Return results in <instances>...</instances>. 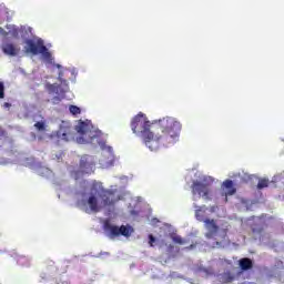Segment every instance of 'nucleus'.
<instances>
[{"mask_svg": "<svg viewBox=\"0 0 284 284\" xmlns=\"http://www.w3.org/2000/svg\"><path fill=\"white\" fill-rule=\"evenodd\" d=\"M154 123L148 120V116L143 113H139L131 121V130L136 136H141L143 143L149 150H159L161 145L163 148H169V145H174L181 136V130L183 125L174 118H163L155 121V125L160 128L161 133H154L151 130Z\"/></svg>", "mask_w": 284, "mask_h": 284, "instance_id": "nucleus-1", "label": "nucleus"}, {"mask_svg": "<svg viewBox=\"0 0 284 284\" xmlns=\"http://www.w3.org/2000/svg\"><path fill=\"white\" fill-rule=\"evenodd\" d=\"M24 43V51L27 54H33V57L41 54L44 61H52V53H50V50H48V47H45L43 39H27Z\"/></svg>", "mask_w": 284, "mask_h": 284, "instance_id": "nucleus-2", "label": "nucleus"}, {"mask_svg": "<svg viewBox=\"0 0 284 284\" xmlns=\"http://www.w3.org/2000/svg\"><path fill=\"white\" fill-rule=\"evenodd\" d=\"M214 180L212 178H203L202 181L195 180L193 181L191 185L192 195L199 194V196H202L204 201H212V183Z\"/></svg>", "mask_w": 284, "mask_h": 284, "instance_id": "nucleus-3", "label": "nucleus"}, {"mask_svg": "<svg viewBox=\"0 0 284 284\" xmlns=\"http://www.w3.org/2000/svg\"><path fill=\"white\" fill-rule=\"evenodd\" d=\"M104 232H106L110 239H116L119 236H125L128 239L132 236L133 230L131 229V226H125V225L116 226L106 221L104 222Z\"/></svg>", "mask_w": 284, "mask_h": 284, "instance_id": "nucleus-4", "label": "nucleus"}, {"mask_svg": "<svg viewBox=\"0 0 284 284\" xmlns=\"http://www.w3.org/2000/svg\"><path fill=\"white\" fill-rule=\"evenodd\" d=\"M90 125V121L79 120L78 125H75V131L80 134V136L77 138L78 143H92L94 135H92Z\"/></svg>", "mask_w": 284, "mask_h": 284, "instance_id": "nucleus-5", "label": "nucleus"}, {"mask_svg": "<svg viewBox=\"0 0 284 284\" xmlns=\"http://www.w3.org/2000/svg\"><path fill=\"white\" fill-rule=\"evenodd\" d=\"M99 187L100 189L97 191V194L101 200L102 207H112L119 203V195H116V192L112 190H105L101 185H99Z\"/></svg>", "mask_w": 284, "mask_h": 284, "instance_id": "nucleus-6", "label": "nucleus"}, {"mask_svg": "<svg viewBox=\"0 0 284 284\" xmlns=\"http://www.w3.org/2000/svg\"><path fill=\"white\" fill-rule=\"evenodd\" d=\"M80 170L83 174H92L94 172V162L90 155H83L80 159Z\"/></svg>", "mask_w": 284, "mask_h": 284, "instance_id": "nucleus-7", "label": "nucleus"}, {"mask_svg": "<svg viewBox=\"0 0 284 284\" xmlns=\"http://www.w3.org/2000/svg\"><path fill=\"white\" fill-rule=\"evenodd\" d=\"M58 139L62 141H72L74 139V133L72 132V126L68 124H62L57 132Z\"/></svg>", "mask_w": 284, "mask_h": 284, "instance_id": "nucleus-8", "label": "nucleus"}, {"mask_svg": "<svg viewBox=\"0 0 284 284\" xmlns=\"http://www.w3.org/2000/svg\"><path fill=\"white\" fill-rule=\"evenodd\" d=\"M204 227L207 230L205 233V236L207 239H214L216 234H219V225L216 224V221L211 220V219H205L204 220Z\"/></svg>", "mask_w": 284, "mask_h": 284, "instance_id": "nucleus-9", "label": "nucleus"}, {"mask_svg": "<svg viewBox=\"0 0 284 284\" xmlns=\"http://www.w3.org/2000/svg\"><path fill=\"white\" fill-rule=\"evenodd\" d=\"M222 190H224V196H234V194H236V187L234 186V181L232 180H225L222 183ZM225 197V201H227V199Z\"/></svg>", "mask_w": 284, "mask_h": 284, "instance_id": "nucleus-10", "label": "nucleus"}, {"mask_svg": "<svg viewBox=\"0 0 284 284\" xmlns=\"http://www.w3.org/2000/svg\"><path fill=\"white\" fill-rule=\"evenodd\" d=\"M87 203L90 207V211L93 212L94 214L101 212V207H103L102 205L99 204V197H97V195L94 194L89 195Z\"/></svg>", "mask_w": 284, "mask_h": 284, "instance_id": "nucleus-11", "label": "nucleus"}, {"mask_svg": "<svg viewBox=\"0 0 284 284\" xmlns=\"http://www.w3.org/2000/svg\"><path fill=\"white\" fill-rule=\"evenodd\" d=\"M2 52L9 57H17L19 49H17L12 43H4L2 45Z\"/></svg>", "mask_w": 284, "mask_h": 284, "instance_id": "nucleus-12", "label": "nucleus"}, {"mask_svg": "<svg viewBox=\"0 0 284 284\" xmlns=\"http://www.w3.org/2000/svg\"><path fill=\"white\" fill-rule=\"evenodd\" d=\"M239 266L242 272H247V270H252L254 267V262L252 258L244 257L239 261Z\"/></svg>", "mask_w": 284, "mask_h": 284, "instance_id": "nucleus-13", "label": "nucleus"}, {"mask_svg": "<svg viewBox=\"0 0 284 284\" xmlns=\"http://www.w3.org/2000/svg\"><path fill=\"white\" fill-rule=\"evenodd\" d=\"M68 72H70V70L61 69L58 73V81H60L61 85L64 88H68V80H65Z\"/></svg>", "mask_w": 284, "mask_h": 284, "instance_id": "nucleus-14", "label": "nucleus"}, {"mask_svg": "<svg viewBox=\"0 0 284 284\" xmlns=\"http://www.w3.org/2000/svg\"><path fill=\"white\" fill-rule=\"evenodd\" d=\"M7 30H9V34H11V37L13 39H19V34L21 32V29H19V27H17V26H7Z\"/></svg>", "mask_w": 284, "mask_h": 284, "instance_id": "nucleus-15", "label": "nucleus"}, {"mask_svg": "<svg viewBox=\"0 0 284 284\" xmlns=\"http://www.w3.org/2000/svg\"><path fill=\"white\" fill-rule=\"evenodd\" d=\"M33 128L37 130V132H45L48 124L45 123V120H41L36 122Z\"/></svg>", "mask_w": 284, "mask_h": 284, "instance_id": "nucleus-16", "label": "nucleus"}, {"mask_svg": "<svg viewBox=\"0 0 284 284\" xmlns=\"http://www.w3.org/2000/svg\"><path fill=\"white\" fill-rule=\"evenodd\" d=\"M59 88H61L59 84H47V90L50 94H59Z\"/></svg>", "mask_w": 284, "mask_h": 284, "instance_id": "nucleus-17", "label": "nucleus"}, {"mask_svg": "<svg viewBox=\"0 0 284 284\" xmlns=\"http://www.w3.org/2000/svg\"><path fill=\"white\" fill-rule=\"evenodd\" d=\"M16 261L18 265H28V263H30V260L23 255H17Z\"/></svg>", "mask_w": 284, "mask_h": 284, "instance_id": "nucleus-18", "label": "nucleus"}, {"mask_svg": "<svg viewBox=\"0 0 284 284\" xmlns=\"http://www.w3.org/2000/svg\"><path fill=\"white\" fill-rule=\"evenodd\" d=\"M270 185V180L262 179L257 183V190H263L264 187H267Z\"/></svg>", "mask_w": 284, "mask_h": 284, "instance_id": "nucleus-19", "label": "nucleus"}, {"mask_svg": "<svg viewBox=\"0 0 284 284\" xmlns=\"http://www.w3.org/2000/svg\"><path fill=\"white\" fill-rule=\"evenodd\" d=\"M173 243H176L178 245H185V240L181 237V235H174L172 236Z\"/></svg>", "mask_w": 284, "mask_h": 284, "instance_id": "nucleus-20", "label": "nucleus"}, {"mask_svg": "<svg viewBox=\"0 0 284 284\" xmlns=\"http://www.w3.org/2000/svg\"><path fill=\"white\" fill-rule=\"evenodd\" d=\"M69 112L71 114H73V116H77V114H79L81 112V108H79L77 105H70L69 106Z\"/></svg>", "mask_w": 284, "mask_h": 284, "instance_id": "nucleus-21", "label": "nucleus"}, {"mask_svg": "<svg viewBox=\"0 0 284 284\" xmlns=\"http://www.w3.org/2000/svg\"><path fill=\"white\" fill-rule=\"evenodd\" d=\"M45 267H47V270H57V267L54 266V261H52V260H48L45 262Z\"/></svg>", "mask_w": 284, "mask_h": 284, "instance_id": "nucleus-22", "label": "nucleus"}, {"mask_svg": "<svg viewBox=\"0 0 284 284\" xmlns=\"http://www.w3.org/2000/svg\"><path fill=\"white\" fill-rule=\"evenodd\" d=\"M6 98V85L3 84V82H0V99H4Z\"/></svg>", "mask_w": 284, "mask_h": 284, "instance_id": "nucleus-23", "label": "nucleus"}, {"mask_svg": "<svg viewBox=\"0 0 284 284\" xmlns=\"http://www.w3.org/2000/svg\"><path fill=\"white\" fill-rule=\"evenodd\" d=\"M195 219L204 223L205 219H203V215L201 214V209L195 211Z\"/></svg>", "mask_w": 284, "mask_h": 284, "instance_id": "nucleus-24", "label": "nucleus"}, {"mask_svg": "<svg viewBox=\"0 0 284 284\" xmlns=\"http://www.w3.org/2000/svg\"><path fill=\"white\" fill-rule=\"evenodd\" d=\"M154 243H156V237H154V235L150 234L149 235V245L151 247H154Z\"/></svg>", "mask_w": 284, "mask_h": 284, "instance_id": "nucleus-25", "label": "nucleus"}, {"mask_svg": "<svg viewBox=\"0 0 284 284\" xmlns=\"http://www.w3.org/2000/svg\"><path fill=\"white\" fill-rule=\"evenodd\" d=\"M6 136H8V131L0 126V141L1 139H6Z\"/></svg>", "mask_w": 284, "mask_h": 284, "instance_id": "nucleus-26", "label": "nucleus"}, {"mask_svg": "<svg viewBox=\"0 0 284 284\" xmlns=\"http://www.w3.org/2000/svg\"><path fill=\"white\" fill-rule=\"evenodd\" d=\"M52 103H53V105L61 103V98L59 95L53 97Z\"/></svg>", "mask_w": 284, "mask_h": 284, "instance_id": "nucleus-27", "label": "nucleus"}, {"mask_svg": "<svg viewBox=\"0 0 284 284\" xmlns=\"http://www.w3.org/2000/svg\"><path fill=\"white\" fill-rule=\"evenodd\" d=\"M95 187H99V183L98 182H93V184H92V190H95Z\"/></svg>", "mask_w": 284, "mask_h": 284, "instance_id": "nucleus-28", "label": "nucleus"}, {"mask_svg": "<svg viewBox=\"0 0 284 284\" xmlns=\"http://www.w3.org/2000/svg\"><path fill=\"white\" fill-rule=\"evenodd\" d=\"M0 32H2V34H3L4 37H8V32H6V31L3 30V28H0Z\"/></svg>", "mask_w": 284, "mask_h": 284, "instance_id": "nucleus-29", "label": "nucleus"}, {"mask_svg": "<svg viewBox=\"0 0 284 284\" xmlns=\"http://www.w3.org/2000/svg\"><path fill=\"white\" fill-rule=\"evenodd\" d=\"M58 70H61V64H57Z\"/></svg>", "mask_w": 284, "mask_h": 284, "instance_id": "nucleus-30", "label": "nucleus"}, {"mask_svg": "<svg viewBox=\"0 0 284 284\" xmlns=\"http://www.w3.org/2000/svg\"><path fill=\"white\" fill-rule=\"evenodd\" d=\"M6 106H7V108L10 106V104H9V103H6Z\"/></svg>", "mask_w": 284, "mask_h": 284, "instance_id": "nucleus-31", "label": "nucleus"}]
</instances>
